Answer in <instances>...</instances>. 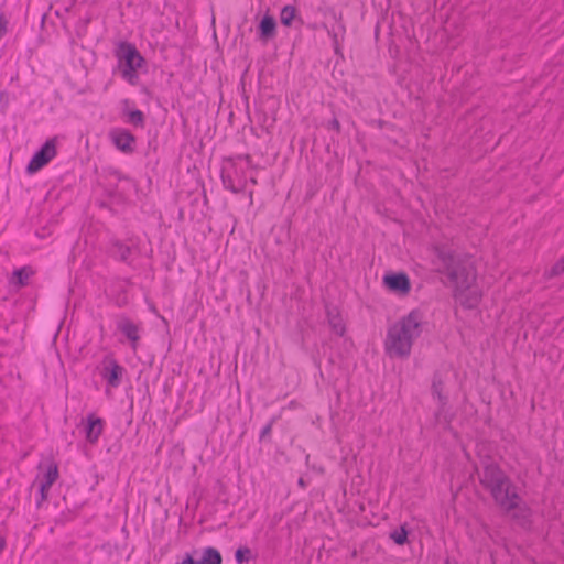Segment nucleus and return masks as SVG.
Masks as SVG:
<instances>
[{"label":"nucleus","instance_id":"nucleus-1","mask_svg":"<svg viewBox=\"0 0 564 564\" xmlns=\"http://www.w3.org/2000/svg\"><path fill=\"white\" fill-rule=\"evenodd\" d=\"M481 486L488 490L495 502L513 519L527 520L530 510L517 492V487L498 464L485 463L478 471Z\"/></svg>","mask_w":564,"mask_h":564},{"label":"nucleus","instance_id":"nucleus-2","mask_svg":"<svg viewBox=\"0 0 564 564\" xmlns=\"http://www.w3.org/2000/svg\"><path fill=\"white\" fill-rule=\"evenodd\" d=\"M435 254L438 261V271L447 276L454 286L455 296L468 290L476 280L471 260L446 247H436Z\"/></svg>","mask_w":564,"mask_h":564},{"label":"nucleus","instance_id":"nucleus-3","mask_svg":"<svg viewBox=\"0 0 564 564\" xmlns=\"http://www.w3.org/2000/svg\"><path fill=\"white\" fill-rule=\"evenodd\" d=\"M421 334V316L412 311L388 329L384 340L386 352L392 358H406L415 338Z\"/></svg>","mask_w":564,"mask_h":564},{"label":"nucleus","instance_id":"nucleus-4","mask_svg":"<svg viewBox=\"0 0 564 564\" xmlns=\"http://www.w3.org/2000/svg\"><path fill=\"white\" fill-rule=\"evenodd\" d=\"M115 54L119 63L121 76L131 85H134L138 80L137 72L144 64V58L135 45L129 42H120Z\"/></svg>","mask_w":564,"mask_h":564},{"label":"nucleus","instance_id":"nucleus-5","mask_svg":"<svg viewBox=\"0 0 564 564\" xmlns=\"http://www.w3.org/2000/svg\"><path fill=\"white\" fill-rule=\"evenodd\" d=\"M56 138L48 139L30 160L26 171L33 174L44 167L57 154Z\"/></svg>","mask_w":564,"mask_h":564},{"label":"nucleus","instance_id":"nucleus-6","mask_svg":"<svg viewBox=\"0 0 564 564\" xmlns=\"http://www.w3.org/2000/svg\"><path fill=\"white\" fill-rule=\"evenodd\" d=\"M123 372L124 368L113 357L106 356L104 358L101 377L110 387L117 388L120 386Z\"/></svg>","mask_w":564,"mask_h":564},{"label":"nucleus","instance_id":"nucleus-7","mask_svg":"<svg viewBox=\"0 0 564 564\" xmlns=\"http://www.w3.org/2000/svg\"><path fill=\"white\" fill-rule=\"evenodd\" d=\"M117 328L130 341L131 348L137 350L140 341V327L127 316H120L117 321Z\"/></svg>","mask_w":564,"mask_h":564},{"label":"nucleus","instance_id":"nucleus-8","mask_svg":"<svg viewBox=\"0 0 564 564\" xmlns=\"http://www.w3.org/2000/svg\"><path fill=\"white\" fill-rule=\"evenodd\" d=\"M383 282L390 291L399 294H406L411 289L410 279L403 272L387 274L383 278Z\"/></svg>","mask_w":564,"mask_h":564},{"label":"nucleus","instance_id":"nucleus-9","mask_svg":"<svg viewBox=\"0 0 564 564\" xmlns=\"http://www.w3.org/2000/svg\"><path fill=\"white\" fill-rule=\"evenodd\" d=\"M104 430V421L96 417L94 414L87 416V424L85 426V435L87 442L95 444Z\"/></svg>","mask_w":564,"mask_h":564},{"label":"nucleus","instance_id":"nucleus-10","mask_svg":"<svg viewBox=\"0 0 564 564\" xmlns=\"http://www.w3.org/2000/svg\"><path fill=\"white\" fill-rule=\"evenodd\" d=\"M112 141L115 145L124 153L133 152V143H135L134 135L127 130H119L112 132Z\"/></svg>","mask_w":564,"mask_h":564},{"label":"nucleus","instance_id":"nucleus-11","mask_svg":"<svg viewBox=\"0 0 564 564\" xmlns=\"http://www.w3.org/2000/svg\"><path fill=\"white\" fill-rule=\"evenodd\" d=\"M276 22L272 15L265 14L259 23V40L267 42L275 36Z\"/></svg>","mask_w":564,"mask_h":564},{"label":"nucleus","instance_id":"nucleus-12","mask_svg":"<svg viewBox=\"0 0 564 564\" xmlns=\"http://www.w3.org/2000/svg\"><path fill=\"white\" fill-rule=\"evenodd\" d=\"M109 253L113 259L129 263L132 249L122 241L116 239L110 243Z\"/></svg>","mask_w":564,"mask_h":564},{"label":"nucleus","instance_id":"nucleus-13","mask_svg":"<svg viewBox=\"0 0 564 564\" xmlns=\"http://www.w3.org/2000/svg\"><path fill=\"white\" fill-rule=\"evenodd\" d=\"M33 271L29 267H23L21 269L15 270L12 273V278L10 280L11 284L15 285L18 289L28 285L29 279L32 276Z\"/></svg>","mask_w":564,"mask_h":564},{"label":"nucleus","instance_id":"nucleus-14","mask_svg":"<svg viewBox=\"0 0 564 564\" xmlns=\"http://www.w3.org/2000/svg\"><path fill=\"white\" fill-rule=\"evenodd\" d=\"M327 317H328V323H329L333 332L338 336H343L345 333V324H344L343 317L337 312V310L329 308L327 311Z\"/></svg>","mask_w":564,"mask_h":564},{"label":"nucleus","instance_id":"nucleus-15","mask_svg":"<svg viewBox=\"0 0 564 564\" xmlns=\"http://www.w3.org/2000/svg\"><path fill=\"white\" fill-rule=\"evenodd\" d=\"M195 564H221V555L214 547H206L199 561L195 560Z\"/></svg>","mask_w":564,"mask_h":564},{"label":"nucleus","instance_id":"nucleus-16","mask_svg":"<svg viewBox=\"0 0 564 564\" xmlns=\"http://www.w3.org/2000/svg\"><path fill=\"white\" fill-rule=\"evenodd\" d=\"M443 382L438 376H434L433 383H432V394L434 398L438 400L441 409L444 408V405L447 402V398L443 395Z\"/></svg>","mask_w":564,"mask_h":564},{"label":"nucleus","instance_id":"nucleus-17","mask_svg":"<svg viewBox=\"0 0 564 564\" xmlns=\"http://www.w3.org/2000/svg\"><path fill=\"white\" fill-rule=\"evenodd\" d=\"M297 9L294 6H285L280 13L281 23L285 26H291L293 20L296 18Z\"/></svg>","mask_w":564,"mask_h":564},{"label":"nucleus","instance_id":"nucleus-18","mask_svg":"<svg viewBox=\"0 0 564 564\" xmlns=\"http://www.w3.org/2000/svg\"><path fill=\"white\" fill-rule=\"evenodd\" d=\"M58 478V468L56 465H50L46 473L43 476V479L41 480V484H43V487H52V485L57 480Z\"/></svg>","mask_w":564,"mask_h":564},{"label":"nucleus","instance_id":"nucleus-19","mask_svg":"<svg viewBox=\"0 0 564 564\" xmlns=\"http://www.w3.org/2000/svg\"><path fill=\"white\" fill-rule=\"evenodd\" d=\"M129 122L135 127H143L144 124V115L141 110H132L129 112Z\"/></svg>","mask_w":564,"mask_h":564},{"label":"nucleus","instance_id":"nucleus-20","mask_svg":"<svg viewBox=\"0 0 564 564\" xmlns=\"http://www.w3.org/2000/svg\"><path fill=\"white\" fill-rule=\"evenodd\" d=\"M390 538L393 540L395 544L403 545L408 539V531L404 529V527H401L400 530L393 531L390 534Z\"/></svg>","mask_w":564,"mask_h":564},{"label":"nucleus","instance_id":"nucleus-21","mask_svg":"<svg viewBox=\"0 0 564 564\" xmlns=\"http://www.w3.org/2000/svg\"><path fill=\"white\" fill-rule=\"evenodd\" d=\"M250 549L248 547H239L236 553H235V557H236V561L238 563H242L245 561H248L249 556H250Z\"/></svg>","mask_w":564,"mask_h":564},{"label":"nucleus","instance_id":"nucleus-22","mask_svg":"<svg viewBox=\"0 0 564 564\" xmlns=\"http://www.w3.org/2000/svg\"><path fill=\"white\" fill-rule=\"evenodd\" d=\"M221 180H223V184H224L225 188L231 191L232 193L240 192V189L235 186L231 176L226 175L225 173H221Z\"/></svg>","mask_w":564,"mask_h":564},{"label":"nucleus","instance_id":"nucleus-23","mask_svg":"<svg viewBox=\"0 0 564 564\" xmlns=\"http://www.w3.org/2000/svg\"><path fill=\"white\" fill-rule=\"evenodd\" d=\"M564 273V256L552 267L550 276H555Z\"/></svg>","mask_w":564,"mask_h":564},{"label":"nucleus","instance_id":"nucleus-24","mask_svg":"<svg viewBox=\"0 0 564 564\" xmlns=\"http://www.w3.org/2000/svg\"><path fill=\"white\" fill-rule=\"evenodd\" d=\"M275 422V417H272L270 422L261 430L260 433V441L264 440L267 436L271 434L272 426Z\"/></svg>","mask_w":564,"mask_h":564},{"label":"nucleus","instance_id":"nucleus-25","mask_svg":"<svg viewBox=\"0 0 564 564\" xmlns=\"http://www.w3.org/2000/svg\"><path fill=\"white\" fill-rule=\"evenodd\" d=\"M327 129L329 130H335L337 133L340 132L341 130V127H340V122L338 121L337 118H333L328 124H327Z\"/></svg>","mask_w":564,"mask_h":564},{"label":"nucleus","instance_id":"nucleus-26","mask_svg":"<svg viewBox=\"0 0 564 564\" xmlns=\"http://www.w3.org/2000/svg\"><path fill=\"white\" fill-rule=\"evenodd\" d=\"M48 490H50V487H43V484H40V495H41V499L40 501H37V508L41 506V503L43 501H45L47 499V494H48Z\"/></svg>","mask_w":564,"mask_h":564},{"label":"nucleus","instance_id":"nucleus-27","mask_svg":"<svg viewBox=\"0 0 564 564\" xmlns=\"http://www.w3.org/2000/svg\"><path fill=\"white\" fill-rule=\"evenodd\" d=\"M176 564H195V560L192 554L186 553L184 558Z\"/></svg>","mask_w":564,"mask_h":564},{"label":"nucleus","instance_id":"nucleus-28","mask_svg":"<svg viewBox=\"0 0 564 564\" xmlns=\"http://www.w3.org/2000/svg\"><path fill=\"white\" fill-rule=\"evenodd\" d=\"M4 546H6V540L2 536H0V552L4 549Z\"/></svg>","mask_w":564,"mask_h":564},{"label":"nucleus","instance_id":"nucleus-29","mask_svg":"<svg viewBox=\"0 0 564 564\" xmlns=\"http://www.w3.org/2000/svg\"><path fill=\"white\" fill-rule=\"evenodd\" d=\"M444 564H457L455 561H452L449 557H447L444 562Z\"/></svg>","mask_w":564,"mask_h":564},{"label":"nucleus","instance_id":"nucleus-30","mask_svg":"<svg viewBox=\"0 0 564 564\" xmlns=\"http://www.w3.org/2000/svg\"><path fill=\"white\" fill-rule=\"evenodd\" d=\"M299 485H300L301 487H304V486H305V482H304L303 478H300V479H299Z\"/></svg>","mask_w":564,"mask_h":564},{"label":"nucleus","instance_id":"nucleus-31","mask_svg":"<svg viewBox=\"0 0 564 564\" xmlns=\"http://www.w3.org/2000/svg\"><path fill=\"white\" fill-rule=\"evenodd\" d=\"M333 39H334V42H337V35L336 34L333 35Z\"/></svg>","mask_w":564,"mask_h":564}]
</instances>
